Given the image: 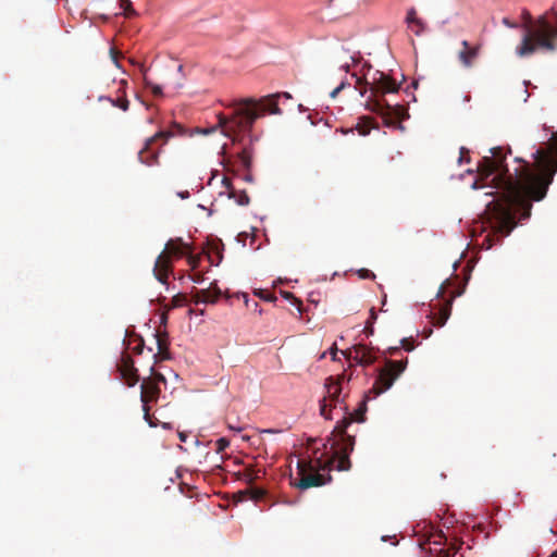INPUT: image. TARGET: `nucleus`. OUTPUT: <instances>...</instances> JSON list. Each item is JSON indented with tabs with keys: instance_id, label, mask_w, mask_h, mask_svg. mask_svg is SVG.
I'll return each mask as SVG.
<instances>
[{
	"instance_id": "obj_13",
	"label": "nucleus",
	"mask_w": 557,
	"mask_h": 557,
	"mask_svg": "<svg viewBox=\"0 0 557 557\" xmlns=\"http://www.w3.org/2000/svg\"><path fill=\"white\" fill-rule=\"evenodd\" d=\"M153 145L154 144H148V138L146 139L144 147L138 151V160L140 161V163L148 166L159 164L161 147L154 149Z\"/></svg>"
},
{
	"instance_id": "obj_19",
	"label": "nucleus",
	"mask_w": 557,
	"mask_h": 557,
	"mask_svg": "<svg viewBox=\"0 0 557 557\" xmlns=\"http://www.w3.org/2000/svg\"><path fill=\"white\" fill-rule=\"evenodd\" d=\"M458 294H451L449 299L445 300V304L442 306V308L438 311V314L434 317L433 324L437 327H442L445 325L446 321L448 320L450 312H451V300L457 296Z\"/></svg>"
},
{
	"instance_id": "obj_41",
	"label": "nucleus",
	"mask_w": 557,
	"mask_h": 557,
	"mask_svg": "<svg viewBox=\"0 0 557 557\" xmlns=\"http://www.w3.org/2000/svg\"><path fill=\"white\" fill-rule=\"evenodd\" d=\"M117 54L119 53L114 49H111L112 59H113L114 63L116 64V66H120L119 61H117Z\"/></svg>"
},
{
	"instance_id": "obj_27",
	"label": "nucleus",
	"mask_w": 557,
	"mask_h": 557,
	"mask_svg": "<svg viewBox=\"0 0 557 557\" xmlns=\"http://www.w3.org/2000/svg\"><path fill=\"white\" fill-rule=\"evenodd\" d=\"M523 17H524L523 28L525 30L524 32V35H525L531 27L537 26L539 18L536 21H533L530 12H528V11L523 12Z\"/></svg>"
},
{
	"instance_id": "obj_17",
	"label": "nucleus",
	"mask_w": 557,
	"mask_h": 557,
	"mask_svg": "<svg viewBox=\"0 0 557 557\" xmlns=\"http://www.w3.org/2000/svg\"><path fill=\"white\" fill-rule=\"evenodd\" d=\"M156 338H157V346H158V354H156L153 357L157 359V358H160L162 360H166V359H170V352H169V338H168V333L166 332H157L156 333Z\"/></svg>"
},
{
	"instance_id": "obj_24",
	"label": "nucleus",
	"mask_w": 557,
	"mask_h": 557,
	"mask_svg": "<svg viewBox=\"0 0 557 557\" xmlns=\"http://www.w3.org/2000/svg\"><path fill=\"white\" fill-rule=\"evenodd\" d=\"M248 492L250 494V498L256 502L263 499L267 494V491L264 488L257 486H250Z\"/></svg>"
},
{
	"instance_id": "obj_51",
	"label": "nucleus",
	"mask_w": 557,
	"mask_h": 557,
	"mask_svg": "<svg viewBox=\"0 0 557 557\" xmlns=\"http://www.w3.org/2000/svg\"><path fill=\"white\" fill-rule=\"evenodd\" d=\"M342 67H343L345 71H348L349 65H348V64H346V65H344V66H342Z\"/></svg>"
},
{
	"instance_id": "obj_42",
	"label": "nucleus",
	"mask_w": 557,
	"mask_h": 557,
	"mask_svg": "<svg viewBox=\"0 0 557 557\" xmlns=\"http://www.w3.org/2000/svg\"><path fill=\"white\" fill-rule=\"evenodd\" d=\"M336 355H337V348L336 346L334 345L332 348H331V356H332V359L335 360L336 359Z\"/></svg>"
},
{
	"instance_id": "obj_47",
	"label": "nucleus",
	"mask_w": 557,
	"mask_h": 557,
	"mask_svg": "<svg viewBox=\"0 0 557 557\" xmlns=\"http://www.w3.org/2000/svg\"><path fill=\"white\" fill-rule=\"evenodd\" d=\"M161 320H162V323H165L166 322V315L163 314Z\"/></svg>"
},
{
	"instance_id": "obj_29",
	"label": "nucleus",
	"mask_w": 557,
	"mask_h": 557,
	"mask_svg": "<svg viewBox=\"0 0 557 557\" xmlns=\"http://www.w3.org/2000/svg\"><path fill=\"white\" fill-rule=\"evenodd\" d=\"M457 547L451 546L449 548H441L437 557H455L457 554Z\"/></svg>"
},
{
	"instance_id": "obj_14",
	"label": "nucleus",
	"mask_w": 557,
	"mask_h": 557,
	"mask_svg": "<svg viewBox=\"0 0 557 557\" xmlns=\"http://www.w3.org/2000/svg\"><path fill=\"white\" fill-rule=\"evenodd\" d=\"M222 185L225 190L221 191V194H226L230 199H234L239 206H247L249 203L250 199L247 193L245 190H236L228 177H223Z\"/></svg>"
},
{
	"instance_id": "obj_30",
	"label": "nucleus",
	"mask_w": 557,
	"mask_h": 557,
	"mask_svg": "<svg viewBox=\"0 0 557 557\" xmlns=\"http://www.w3.org/2000/svg\"><path fill=\"white\" fill-rule=\"evenodd\" d=\"M357 274L362 280H374L375 278V274L368 269H359L357 271Z\"/></svg>"
},
{
	"instance_id": "obj_32",
	"label": "nucleus",
	"mask_w": 557,
	"mask_h": 557,
	"mask_svg": "<svg viewBox=\"0 0 557 557\" xmlns=\"http://www.w3.org/2000/svg\"><path fill=\"white\" fill-rule=\"evenodd\" d=\"M216 451L222 453L230 446V441L225 437H221L215 442Z\"/></svg>"
},
{
	"instance_id": "obj_3",
	"label": "nucleus",
	"mask_w": 557,
	"mask_h": 557,
	"mask_svg": "<svg viewBox=\"0 0 557 557\" xmlns=\"http://www.w3.org/2000/svg\"><path fill=\"white\" fill-rule=\"evenodd\" d=\"M280 98L292 99V96L284 91L264 96L258 100L243 99L235 104L231 116L221 115L219 123L225 128L227 135L237 132H250L256 120L259 117L267 113H282L278 107Z\"/></svg>"
},
{
	"instance_id": "obj_38",
	"label": "nucleus",
	"mask_w": 557,
	"mask_h": 557,
	"mask_svg": "<svg viewBox=\"0 0 557 557\" xmlns=\"http://www.w3.org/2000/svg\"><path fill=\"white\" fill-rule=\"evenodd\" d=\"M448 284H449V282H448V281H446L445 283H443V284L441 285L440 290H438V293H437V296H438V297L445 298V295H446V287H447V285H448Z\"/></svg>"
},
{
	"instance_id": "obj_6",
	"label": "nucleus",
	"mask_w": 557,
	"mask_h": 557,
	"mask_svg": "<svg viewBox=\"0 0 557 557\" xmlns=\"http://www.w3.org/2000/svg\"><path fill=\"white\" fill-rule=\"evenodd\" d=\"M185 255H188L189 263L195 268L197 265L196 258L191 255V248L189 244L185 243L182 238L177 237L174 239H170L165 244L164 250L158 256L154 267L153 274L156 278L162 283L166 284L169 274L172 272V257L181 258Z\"/></svg>"
},
{
	"instance_id": "obj_43",
	"label": "nucleus",
	"mask_w": 557,
	"mask_h": 557,
	"mask_svg": "<svg viewBox=\"0 0 557 557\" xmlns=\"http://www.w3.org/2000/svg\"><path fill=\"white\" fill-rule=\"evenodd\" d=\"M182 199H187L189 197V191H181L177 194Z\"/></svg>"
},
{
	"instance_id": "obj_8",
	"label": "nucleus",
	"mask_w": 557,
	"mask_h": 557,
	"mask_svg": "<svg viewBox=\"0 0 557 557\" xmlns=\"http://www.w3.org/2000/svg\"><path fill=\"white\" fill-rule=\"evenodd\" d=\"M345 380L349 381V377H346L345 374L337 375L336 377L329 376L325 380L324 386L326 389V395L320 400V413L325 419H332L330 416L331 409H329V406L336 407V405L341 403L339 396L342 393V383Z\"/></svg>"
},
{
	"instance_id": "obj_33",
	"label": "nucleus",
	"mask_w": 557,
	"mask_h": 557,
	"mask_svg": "<svg viewBox=\"0 0 557 557\" xmlns=\"http://www.w3.org/2000/svg\"><path fill=\"white\" fill-rule=\"evenodd\" d=\"M245 305H246V307H247L248 309H251V310H253V311H258V312L261 314V312H262V311H261V309H260L259 304H258L257 301H255V300H252V301H251V300L247 297V295H245Z\"/></svg>"
},
{
	"instance_id": "obj_5",
	"label": "nucleus",
	"mask_w": 557,
	"mask_h": 557,
	"mask_svg": "<svg viewBox=\"0 0 557 557\" xmlns=\"http://www.w3.org/2000/svg\"><path fill=\"white\" fill-rule=\"evenodd\" d=\"M557 20V13H554ZM557 26L553 25L546 15L539 17L537 26L531 27L525 35L522 36L521 44L517 46L516 53L519 57H530L537 50L555 52Z\"/></svg>"
},
{
	"instance_id": "obj_35",
	"label": "nucleus",
	"mask_w": 557,
	"mask_h": 557,
	"mask_svg": "<svg viewBox=\"0 0 557 557\" xmlns=\"http://www.w3.org/2000/svg\"><path fill=\"white\" fill-rule=\"evenodd\" d=\"M401 346L406 351H412L414 349L413 339L410 338H403L401 339Z\"/></svg>"
},
{
	"instance_id": "obj_45",
	"label": "nucleus",
	"mask_w": 557,
	"mask_h": 557,
	"mask_svg": "<svg viewBox=\"0 0 557 557\" xmlns=\"http://www.w3.org/2000/svg\"><path fill=\"white\" fill-rule=\"evenodd\" d=\"M178 437L181 440V442H186V438H187V435L183 432L178 433Z\"/></svg>"
},
{
	"instance_id": "obj_1",
	"label": "nucleus",
	"mask_w": 557,
	"mask_h": 557,
	"mask_svg": "<svg viewBox=\"0 0 557 557\" xmlns=\"http://www.w3.org/2000/svg\"><path fill=\"white\" fill-rule=\"evenodd\" d=\"M492 156L483 157L478 165L480 181L492 185L495 191L486 193L493 199L486 203L484 236L482 246L491 249L508 236L520 220L530 218L533 201L546 197L549 185L557 173V132H554L546 147L539 148L532 156L534 164L516 158L522 165L511 174L505 163L503 147L491 149Z\"/></svg>"
},
{
	"instance_id": "obj_40",
	"label": "nucleus",
	"mask_w": 557,
	"mask_h": 557,
	"mask_svg": "<svg viewBox=\"0 0 557 557\" xmlns=\"http://www.w3.org/2000/svg\"><path fill=\"white\" fill-rule=\"evenodd\" d=\"M363 332L367 335H372L373 334V324H370V323L367 322V325L364 326Z\"/></svg>"
},
{
	"instance_id": "obj_25",
	"label": "nucleus",
	"mask_w": 557,
	"mask_h": 557,
	"mask_svg": "<svg viewBox=\"0 0 557 557\" xmlns=\"http://www.w3.org/2000/svg\"><path fill=\"white\" fill-rule=\"evenodd\" d=\"M253 294L265 301L272 302L276 300V297L267 289H255Z\"/></svg>"
},
{
	"instance_id": "obj_54",
	"label": "nucleus",
	"mask_w": 557,
	"mask_h": 557,
	"mask_svg": "<svg viewBox=\"0 0 557 557\" xmlns=\"http://www.w3.org/2000/svg\"><path fill=\"white\" fill-rule=\"evenodd\" d=\"M553 557H557V550L553 554Z\"/></svg>"
},
{
	"instance_id": "obj_48",
	"label": "nucleus",
	"mask_w": 557,
	"mask_h": 557,
	"mask_svg": "<svg viewBox=\"0 0 557 557\" xmlns=\"http://www.w3.org/2000/svg\"><path fill=\"white\" fill-rule=\"evenodd\" d=\"M264 432H267V433H275L276 431H274L272 429H269V430H265Z\"/></svg>"
},
{
	"instance_id": "obj_15",
	"label": "nucleus",
	"mask_w": 557,
	"mask_h": 557,
	"mask_svg": "<svg viewBox=\"0 0 557 557\" xmlns=\"http://www.w3.org/2000/svg\"><path fill=\"white\" fill-rule=\"evenodd\" d=\"M221 296V290L214 285L205 289H197L193 295V301L198 304H214Z\"/></svg>"
},
{
	"instance_id": "obj_11",
	"label": "nucleus",
	"mask_w": 557,
	"mask_h": 557,
	"mask_svg": "<svg viewBox=\"0 0 557 557\" xmlns=\"http://www.w3.org/2000/svg\"><path fill=\"white\" fill-rule=\"evenodd\" d=\"M342 354L348 359H354L361 366H370L375 361V357L372 355L371 350L362 344L356 345L352 351H342Z\"/></svg>"
},
{
	"instance_id": "obj_26",
	"label": "nucleus",
	"mask_w": 557,
	"mask_h": 557,
	"mask_svg": "<svg viewBox=\"0 0 557 557\" xmlns=\"http://www.w3.org/2000/svg\"><path fill=\"white\" fill-rule=\"evenodd\" d=\"M120 8L123 10V13L126 17L135 15L131 0H120Z\"/></svg>"
},
{
	"instance_id": "obj_7",
	"label": "nucleus",
	"mask_w": 557,
	"mask_h": 557,
	"mask_svg": "<svg viewBox=\"0 0 557 557\" xmlns=\"http://www.w3.org/2000/svg\"><path fill=\"white\" fill-rule=\"evenodd\" d=\"M333 454L331 458L326 462H322L320 458H315V463L313 465L312 460L300 459L297 462V475L299 476L298 481L293 482V485L299 490H307L310 487H318L325 484L324 475L319 473V470H325L331 467H335L337 469V460H334V449H332Z\"/></svg>"
},
{
	"instance_id": "obj_37",
	"label": "nucleus",
	"mask_w": 557,
	"mask_h": 557,
	"mask_svg": "<svg viewBox=\"0 0 557 557\" xmlns=\"http://www.w3.org/2000/svg\"><path fill=\"white\" fill-rule=\"evenodd\" d=\"M345 87H346V83L342 82V83L339 84V86H337L334 90H332V92L330 94V96H331L332 98H335V97L339 94V91H341V90H343Z\"/></svg>"
},
{
	"instance_id": "obj_9",
	"label": "nucleus",
	"mask_w": 557,
	"mask_h": 557,
	"mask_svg": "<svg viewBox=\"0 0 557 557\" xmlns=\"http://www.w3.org/2000/svg\"><path fill=\"white\" fill-rule=\"evenodd\" d=\"M160 387L157 385L156 380L152 379H144L140 385V400L143 403L144 418L150 424L153 425L150 419V408L148 406L149 403H157L160 396Z\"/></svg>"
},
{
	"instance_id": "obj_16",
	"label": "nucleus",
	"mask_w": 557,
	"mask_h": 557,
	"mask_svg": "<svg viewBox=\"0 0 557 557\" xmlns=\"http://www.w3.org/2000/svg\"><path fill=\"white\" fill-rule=\"evenodd\" d=\"M183 128L178 124H174L172 129L159 131L153 136L148 138V144H156L158 140H162V145H165L170 138L174 137L176 134H182Z\"/></svg>"
},
{
	"instance_id": "obj_10",
	"label": "nucleus",
	"mask_w": 557,
	"mask_h": 557,
	"mask_svg": "<svg viewBox=\"0 0 557 557\" xmlns=\"http://www.w3.org/2000/svg\"><path fill=\"white\" fill-rule=\"evenodd\" d=\"M117 369L128 386H134L139 381L137 369L134 367V361L129 355L122 354Z\"/></svg>"
},
{
	"instance_id": "obj_52",
	"label": "nucleus",
	"mask_w": 557,
	"mask_h": 557,
	"mask_svg": "<svg viewBox=\"0 0 557 557\" xmlns=\"http://www.w3.org/2000/svg\"><path fill=\"white\" fill-rule=\"evenodd\" d=\"M431 333H432V329H430V330L428 331V334L425 335V337H429V336L431 335Z\"/></svg>"
},
{
	"instance_id": "obj_34",
	"label": "nucleus",
	"mask_w": 557,
	"mask_h": 557,
	"mask_svg": "<svg viewBox=\"0 0 557 557\" xmlns=\"http://www.w3.org/2000/svg\"><path fill=\"white\" fill-rule=\"evenodd\" d=\"M259 472H260V470H257V471L252 470V469L246 470L245 476L249 484H251L255 480H257L259 478Z\"/></svg>"
},
{
	"instance_id": "obj_53",
	"label": "nucleus",
	"mask_w": 557,
	"mask_h": 557,
	"mask_svg": "<svg viewBox=\"0 0 557 557\" xmlns=\"http://www.w3.org/2000/svg\"><path fill=\"white\" fill-rule=\"evenodd\" d=\"M174 301H175V305H176V306H178L180 300H177V298H176V297L174 298Z\"/></svg>"
},
{
	"instance_id": "obj_22",
	"label": "nucleus",
	"mask_w": 557,
	"mask_h": 557,
	"mask_svg": "<svg viewBox=\"0 0 557 557\" xmlns=\"http://www.w3.org/2000/svg\"><path fill=\"white\" fill-rule=\"evenodd\" d=\"M372 127H373V119L370 116L360 117L359 122L356 125L358 133L362 136L368 135Z\"/></svg>"
},
{
	"instance_id": "obj_4",
	"label": "nucleus",
	"mask_w": 557,
	"mask_h": 557,
	"mask_svg": "<svg viewBox=\"0 0 557 557\" xmlns=\"http://www.w3.org/2000/svg\"><path fill=\"white\" fill-rule=\"evenodd\" d=\"M368 86L371 95L367 101V109L382 115L386 125L394 124L400 107L391 106L384 97L387 94L397 92L399 84L384 72L376 71L370 83L364 82V87L360 89L361 96L367 94Z\"/></svg>"
},
{
	"instance_id": "obj_21",
	"label": "nucleus",
	"mask_w": 557,
	"mask_h": 557,
	"mask_svg": "<svg viewBox=\"0 0 557 557\" xmlns=\"http://www.w3.org/2000/svg\"><path fill=\"white\" fill-rule=\"evenodd\" d=\"M406 21L410 26H417V29H413L416 35H419L424 28L423 22L417 17V12L413 8L408 11Z\"/></svg>"
},
{
	"instance_id": "obj_18",
	"label": "nucleus",
	"mask_w": 557,
	"mask_h": 557,
	"mask_svg": "<svg viewBox=\"0 0 557 557\" xmlns=\"http://www.w3.org/2000/svg\"><path fill=\"white\" fill-rule=\"evenodd\" d=\"M121 88L119 89V92H121V96H117L116 98H110V97H100L99 100L106 99L111 102L112 106L120 108L123 111H127L129 108V101L126 98L124 87L127 85V82L125 79H122L120 82Z\"/></svg>"
},
{
	"instance_id": "obj_39",
	"label": "nucleus",
	"mask_w": 557,
	"mask_h": 557,
	"mask_svg": "<svg viewBox=\"0 0 557 557\" xmlns=\"http://www.w3.org/2000/svg\"><path fill=\"white\" fill-rule=\"evenodd\" d=\"M376 318H377L376 312H375L374 308H372L370 310V319L368 320V323L373 324L374 321L376 320Z\"/></svg>"
},
{
	"instance_id": "obj_23",
	"label": "nucleus",
	"mask_w": 557,
	"mask_h": 557,
	"mask_svg": "<svg viewBox=\"0 0 557 557\" xmlns=\"http://www.w3.org/2000/svg\"><path fill=\"white\" fill-rule=\"evenodd\" d=\"M238 159H239V162L240 164L246 169V170H249L250 166H251V153L248 149H243L239 153H238Z\"/></svg>"
},
{
	"instance_id": "obj_20",
	"label": "nucleus",
	"mask_w": 557,
	"mask_h": 557,
	"mask_svg": "<svg viewBox=\"0 0 557 557\" xmlns=\"http://www.w3.org/2000/svg\"><path fill=\"white\" fill-rule=\"evenodd\" d=\"M124 344L136 355L141 354L144 350V339L138 335L131 336L127 343L124 341Z\"/></svg>"
},
{
	"instance_id": "obj_46",
	"label": "nucleus",
	"mask_w": 557,
	"mask_h": 557,
	"mask_svg": "<svg viewBox=\"0 0 557 557\" xmlns=\"http://www.w3.org/2000/svg\"><path fill=\"white\" fill-rule=\"evenodd\" d=\"M398 350H399V349H398L397 347H395V348H391V349H389L391 354H396Z\"/></svg>"
},
{
	"instance_id": "obj_28",
	"label": "nucleus",
	"mask_w": 557,
	"mask_h": 557,
	"mask_svg": "<svg viewBox=\"0 0 557 557\" xmlns=\"http://www.w3.org/2000/svg\"><path fill=\"white\" fill-rule=\"evenodd\" d=\"M144 84L151 89L153 96L160 97L163 95L161 86L152 84L146 76H144Z\"/></svg>"
},
{
	"instance_id": "obj_12",
	"label": "nucleus",
	"mask_w": 557,
	"mask_h": 557,
	"mask_svg": "<svg viewBox=\"0 0 557 557\" xmlns=\"http://www.w3.org/2000/svg\"><path fill=\"white\" fill-rule=\"evenodd\" d=\"M461 46L463 49L458 52V60L462 66L472 67L479 57L481 46H471L467 40H462Z\"/></svg>"
},
{
	"instance_id": "obj_50",
	"label": "nucleus",
	"mask_w": 557,
	"mask_h": 557,
	"mask_svg": "<svg viewBox=\"0 0 557 557\" xmlns=\"http://www.w3.org/2000/svg\"><path fill=\"white\" fill-rule=\"evenodd\" d=\"M357 84H358V85H362V84H363V83H362V81H361V78H357Z\"/></svg>"
},
{
	"instance_id": "obj_49",
	"label": "nucleus",
	"mask_w": 557,
	"mask_h": 557,
	"mask_svg": "<svg viewBox=\"0 0 557 557\" xmlns=\"http://www.w3.org/2000/svg\"><path fill=\"white\" fill-rule=\"evenodd\" d=\"M193 280H194V282H196V283L200 282V277H199V276L194 277Z\"/></svg>"
},
{
	"instance_id": "obj_44",
	"label": "nucleus",
	"mask_w": 557,
	"mask_h": 557,
	"mask_svg": "<svg viewBox=\"0 0 557 557\" xmlns=\"http://www.w3.org/2000/svg\"><path fill=\"white\" fill-rule=\"evenodd\" d=\"M465 153H468V150L466 148H461L460 149V158H459V161L461 162L465 158Z\"/></svg>"
},
{
	"instance_id": "obj_2",
	"label": "nucleus",
	"mask_w": 557,
	"mask_h": 557,
	"mask_svg": "<svg viewBox=\"0 0 557 557\" xmlns=\"http://www.w3.org/2000/svg\"><path fill=\"white\" fill-rule=\"evenodd\" d=\"M407 363V359L399 361L387 360L385 367L380 370L372 388L363 396L358 408L352 413L345 416L335 425L332 432L335 438L331 444V449H334V460H337L338 471H348L351 468L349 455L355 447V437L346 433L348 425L354 421L363 422L366 420L367 403L370 399V395L373 394V397H376L387 391L405 371Z\"/></svg>"
},
{
	"instance_id": "obj_36",
	"label": "nucleus",
	"mask_w": 557,
	"mask_h": 557,
	"mask_svg": "<svg viewBox=\"0 0 557 557\" xmlns=\"http://www.w3.org/2000/svg\"><path fill=\"white\" fill-rule=\"evenodd\" d=\"M281 294H282V296H283L284 298H286V299H292V300H293V302H294L295 305H297L298 307H300V306H301V301H300V300H298V299H297V298H296L292 293H289V292H281Z\"/></svg>"
},
{
	"instance_id": "obj_31",
	"label": "nucleus",
	"mask_w": 557,
	"mask_h": 557,
	"mask_svg": "<svg viewBox=\"0 0 557 557\" xmlns=\"http://www.w3.org/2000/svg\"><path fill=\"white\" fill-rule=\"evenodd\" d=\"M150 372L151 375L148 379L156 380L157 385H159V383H166L164 375L162 373L156 372L153 367L150 368Z\"/></svg>"
}]
</instances>
